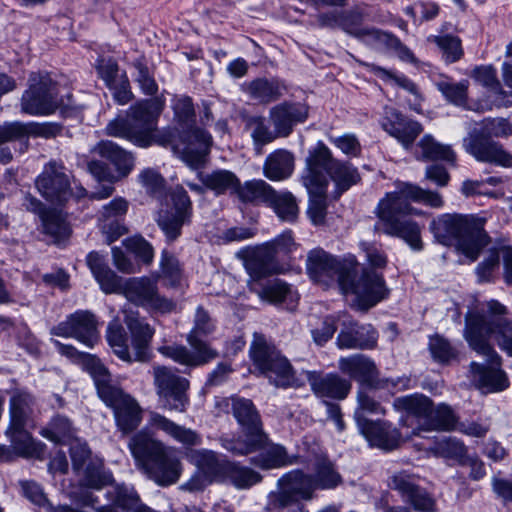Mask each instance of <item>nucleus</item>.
Segmentation results:
<instances>
[{
	"label": "nucleus",
	"instance_id": "obj_60",
	"mask_svg": "<svg viewBox=\"0 0 512 512\" xmlns=\"http://www.w3.org/2000/svg\"><path fill=\"white\" fill-rule=\"evenodd\" d=\"M40 434L55 443H62L72 438V426L66 417L57 416L52 419L50 424L43 428Z\"/></svg>",
	"mask_w": 512,
	"mask_h": 512
},
{
	"label": "nucleus",
	"instance_id": "obj_15",
	"mask_svg": "<svg viewBox=\"0 0 512 512\" xmlns=\"http://www.w3.org/2000/svg\"><path fill=\"white\" fill-rule=\"evenodd\" d=\"M122 294L129 302L153 313L169 314L177 309L173 299L159 293L157 279L145 276L130 278L124 283Z\"/></svg>",
	"mask_w": 512,
	"mask_h": 512
},
{
	"label": "nucleus",
	"instance_id": "obj_24",
	"mask_svg": "<svg viewBox=\"0 0 512 512\" xmlns=\"http://www.w3.org/2000/svg\"><path fill=\"white\" fill-rule=\"evenodd\" d=\"M32 428V425L9 423L5 435L10 442L11 451L16 456L41 459L44 456L45 445L32 437Z\"/></svg>",
	"mask_w": 512,
	"mask_h": 512
},
{
	"label": "nucleus",
	"instance_id": "obj_45",
	"mask_svg": "<svg viewBox=\"0 0 512 512\" xmlns=\"http://www.w3.org/2000/svg\"><path fill=\"white\" fill-rule=\"evenodd\" d=\"M199 176L204 186L218 195L228 191L237 194L240 181L231 171L215 170L209 174H199Z\"/></svg>",
	"mask_w": 512,
	"mask_h": 512
},
{
	"label": "nucleus",
	"instance_id": "obj_22",
	"mask_svg": "<svg viewBox=\"0 0 512 512\" xmlns=\"http://www.w3.org/2000/svg\"><path fill=\"white\" fill-rule=\"evenodd\" d=\"M467 153L477 161L490 163L502 167H512V154L492 139L479 137L476 133H469L463 140Z\"/></svg>",
	"mask_w": 512,
	"mask_h": 512
},
{
	"label": "nucleus",
	"instance_id": "obj_44",
	"mask_svg": "<svg viewBox=\"0 0 512 512\" xmlns=\"http://www.w3.org/2000/svg\"><path fill=\"white\" fill-rule=\"evenodd\" d=\"M195 465L211 480L223 481L229 461L220 460L210 450H197L192 454Z\"/></svg>",
	"mask_w": 512,
	"mask_h": 512
},
{
	"label": "nucleus",
	"instance_id": "obj_52",
	"mask_svg": "<svg viewBox=\"0 0 512 512\" xmlns=\"http://www.w3.org/2000/svg\"><path fill=\"white\" fill-rule=\"evenodd\" d=\"M224 480L230 481L237 489H248L259 483L262 480V476L248 467L229 462Z\"/></svg>",
	"mask_w": 512,
	"mask_h": 512
},
{
	"label": "nucleus",
	"instance_id": "obj_23",
	"mask_svg": "<svg viewBox=\"0 0 512 512\" xmlns=\"http://www.w3.org/2000/svg\"><path fill=\"white\" fill-rule=\"evenodd\" d=\"M472 77L480 85L486 87L489 92L490 103H477L469 109L483 112L491 109L493 106L502 107L512 104L509 93L501 88V84L497 79L496 70L492 66H479L472 71Z\"/></svg>",
	"mask_w": 512,
	"mask_h": 512
},
{
	"label": "nucleus",
	"instance_id": "obj_40",
	"mask_svg": "<svg viewBox=\"0 0 512 512\" xmlns=\"http://www.w3.org/2000/svg\"><path fill=\"white\" fill-rule=\"evenodd\" d=\"M87 264L104 293H122L120 277L104 263L99 253L91 252L87 256Z\"/></svg>",
	"mask_w": 512,
	"mask_h": 512
},
{
	"label": "nucleus",
	"instance_id": "obj_47",
	"mask_svg": "<svg viewBox=\"0 0 512 512\" xmlns=\"http://www.w3.org/2000/svg\"><path fill=\"white\" fill-rule=\"evenodd\" d=\"M283 86L275 79L258 78L246 86L249 96L261 103H270L282 95Z\"/></svg>",
	"mask_w": 512,
	"mask_h": 512
},
{
	"label": "nucleus",
	"instance_id": "obj_42",
	"mask_svg": "<svg viewBox=\"0 0 512 512\" xmlns=\"http://www.w3.org/2000/svg\"><path fill=\"white\" fill-rule=\"evenodd\" d=\"M35 400L25 391H14L9 400V423L35 426L33 420Z\"/></svg>",
	"mask_w": 512,
	"mask_h": 512
},
{
	"label": "nucleus",
	"instance_id": "obj_17",
	"mask_svg": "<svg viewBox=\"0 0 512 512\" xmlns=\"http://www.w3.org/2000/svg\"><path fill=\"white\" fill-rule=\"evenodd\" d=\"M154 385L164 407L171 411L184 412L188 405L186 391L189 381L165 366L153 367Z\"/></svg>",
	"mask_w": 512,
	"mask_h": 512
},
{
	"label": "nucleus",
	"instance_id": "obj_38",
	"mask_svg": "<svg viewBox=\"0 0 512 512\" xmlns=\"http://www.w3.org/2000/svg\"><path fill=\"white\" fill-rule=\"evenodd\" d=\"M149 422L152 427L163 431L175 441L186 445L195 446L201 442L200 436L192 429L180 426L159 413H151Z\"/></svg>",
	"mask_w": 512,
	"mask_h": 512
},
{
	"label": "nucleus",
	"instance_id": "obj_56",
	"mask_svg": "<svg viewBox=\"0 0 512 512\" xmlns=\"http://www.w3.org/2000/svg\"><path fill=\"white\" fill-rule=\"evenodd\" d=\"M418 147L421 149L422 158L425 160L455 161V153L451 147L436 142L430 135H425L418 143Z\"/></svg>",
	"mask_w": 512,
	"mask_h": 512
},
{
	"label": "nucleus",
	"instance_id": "obj_27",
	"mask_svg": "<svg viewBox=\"0 0 512 512\" xmlns=\"http://www.w3.org/2000/svg\"><path fill=\"white\" fill-rule=\"evenodd\" d=\"M381 125L389 135L396 138L406 149L412 146L415 139L422 132V127L418 122L407 120L392 107H385V116Z\"/></svg>",
	"mask_w": 512,
	"mask_h": 512
},
{
	"label": "nucleus",
	"instance_id": "obj_59",
	"mask_svg": "<svg viewBox=\"0 0 512 512\" xmlns=\"http://www.w3.org/2000/svg\"><path fill=\"white\" fill-rule=\"evenodd\" d=\"M19 485L23 496L33 504L44 508L46 512H55L58 508L67 506L66 504L53 506L48 501L42 487L33 480H22Z\"/></svg>",
	"mask_w": 512,
	"mask_h": 512
},
{
	"label": "nucleus",
	"instance_id": "obj_5",
	"mask_svg": "<svg viewBox=\"0 0 512 512\" xmlns=\"http://www.w3.org/2000/svg\"><path fill=\"white\" fill-rule=\"evenodd\" d=\"M172 108L179 126L176 130L181 129V143L174 145L173 151L187 166L197 170L204 166L211 145V136L194 126L195 112L191 98L176 96Z\"/></svg>",
	"mask_w": 512,
	"mask_h": 512
},
{
	"label": "nucleus",
	"instance_id": "obj_30",
	"mask_svg": "<svg viewBox=\"0 0 512 512\" xmlns=\"http://www.w3.org/2000/svg\"><path fill=\"white\" fill-rule=\"evenodd\" d=\"M390 485L397 490L402 497L411 503L415 510L430 512L434 507V500L421 489L415 482V478L405 472H399L391 477Z\"/></svg>",
	"mask_w": 512,
	"mask_h": 512
},
{
	"label": "nucleus",
	"instance_id": "obj_19",
	"mask_svg": "<svg viewBox=\"0 0 512 512\" xmlns=\"http://www.w3.org/2000/svg\"><path fill=\"white\" fill-rule=\"evenodd\" d=\"M173 208L160 210L156 222L168 242L175 241L181 235L182 226L190 222L191 201L183 187L177 186L171 193Z\"/></svg>",
	"mask_w": 512,
	"mask_h": 512
},
{
	"label": "nucleus",
	"instance_id": "obj_2",
	"mask_svg": "<svg viewBox=\"0 0 512 512\" xmlns=\"http://www.w3.org/2000/svg\"><path fill=\"white\" fill-rule=\"evenodd\" d=\"M164 109L160 98L145 99L129 107L125 116H117L105 128L107 135L126 139L134 145L147 148L154 144L166 146L173 142L172 128L160 130L158 120Z\"/></svg>",
	"mask_w": 512,
	"mask_h": 512
},
{
	"label": "nucleus",
	"instance_id": "obj_7",
	"mask_svg": "<svg viewBox=\"0 0 512 512\" xmlns=\"http://www.w3.org/2000/svg\"><path fill=\"white\" fill-rule=\"evenodd\" d=\"M124 322L132 337L133 355L129 351L128 336L117 319L111 321L106 330V339L113 353L125 362H146L150 358L149 346L154 335V328L138 312L124 310Z\"/></svg>",
	"mask_w": 512,
	"mask_h": 512
},
{
	"label": "nucleus",
	"instance_id": "obj_61",
	"mask_svg": "<svg viewBox=\"0 0 512 512\" xmlns=\"http://www.w3.org/2000/svg\"><path fill=\"white\" fill-rule=\"evenodd\" d=\"M248 127L251 130L250 136L253 140L254 150L258 155L262 154L263 146L279 137L275 130L271 131L261 118L250 120Z\"/></svg>",
	"mask_w": 512,
	"mask_h": 512
},
{
	"label": "nucleus",
	"instance_id": "obj_63",
	"mask_svg": "<svg viewBox=\"0 0 512 512\" xmlns=\"http://www.w3.org/2000/svg\"><path fill=\"white\" fill-rule=\"evenodd\" d=\"M436 86L448 101L458 106L465 105L467 99L468 81L465 80L459 83L440 81L437 82Z\"/></svg>",
	"mask_w": 512,
	"mask_h": 512
},
{
	"label": "nucleus",
	"instance_id": "obj_1",
	"mask_svg": "<svg viewBox=\"0 0 512 512\" xmlns=\"http://www.w3.org/2000/svg\"><path fill=\"white\" fill-rule=\"evenodd\" d=\"M486 307L488 318L480 312L466 313L463 337L469 347L491 365L487 367L472 362L469 370L472 382L484 393H495L508 388L509 380L501 369V356L490 343V338L503 352L512 356V318L505 317L509 313L508 308L497 300H489Z\"/></svg>",
	"mask_w": 512,
	"mask_h": 512
},
{
	"label": "nucleus",
	"instance_id": "obj_49",
	"mask_svg": "<svg viewBox=\"0 0 512 512\" xmlns=\"http://www.w3.org/2000/svg\"><path fill=\"white\" fill-rule=\"evenodd\" d=\"M383 232L402 238L413 250L419 251L423 248L420 227L414 221L399 219L388 227L383 228Z\"/></svg>",
	"mask_w": 512,
	"mask_h": 512
},
{
	"label": "nucleus",
	"instance_id": "obj_9",
	"mask_svg": "<svg viewBox=\"0 0 512 512\" xmlns=\"http://www.w3.org/2000/svg\"><path fill=\"white\" fill-rule=\"evenodd\" d=\"M409 201L423 203L432 208H441L444 201L437 192L424 190L411 183H401L394 192L386 193L379 201L375 213L379 219L377 229H382L399 220V215L415 213Z\"/></svg>",
	"mask_w": 512,
	"mask_h": 512
},
{
	"label": "nucleus",
	"instance_id": "obj_58",
	"mask_svg": "<svg viewBox=\"0 0 512 512\" xmlns=\"http://www.w3.org/2000/svg\"><path fill=\"white\" fill-rule=\"evenodd\" d=\"M373 46L384 47L396 54L399 60L408 63H416L417 59L413 52L403 44L396 36L380 31Z\"/></svg>",
	"mask_w": 512,
	"mask_h": 512
},
{
	"label": "nucleus",
	"instance_id": "obj_54",
	"mask_svg": "<svg viewBox=\"0 0 512 512\" xmlns=\"http://www.w3.org/2000/svg\"><path fill=\"white\" fill-rule=\"evenodd\" d=\"M457 418L451 409L446 404H439L434 407L432 405V413H430L424 431L432 430H452L456 427Z\"/></svg>",
	"mask_w": 512,
	"mask_h": 512
},
{
	"label": "nucleus",
	"instance_id": "obj_14",
	"mask_svg": "<svg viewBox=\"0 0 512 512\" xmlns=\"http://www.w3.org/2000/svg\"><path fill=\"white\" fill-rule=\"evenodd\" d=\"M277 487V491H272L268 495L269 510L282 509L301 501H311L316 491L312 475L300 469L285 473L278 479Z\"/></svg>",
	"mask_w": 512,
	"mask_h": 512
},
{
	"label": "nucleus",
	"instance_id": "obj_18",
	"mask_svg": "<svg viewBox=\"0 0 512 512\" xmlns=\"http://www.w3.org/2000/svg\"><path fill=\"white\" fill-rule=\"evenodd\" d=\"M342 292L355 295L358 309L367 311L385 299L389 294V289L381 274L364 270L357 280H355L354 273H351L347 278V286L343 287Z\"/></svg>",
	"mask_w": 512,
	"mask_h": 512
},
{
	"label": "nucleus",
	"instance_id": "obj_32",
	"mask_svg": "<svg viewBox=\"0 0 512 512\" xmlns=\"http://www.w3.org/2000/svg\"><path fill=\"white\" fill-rule=\"evenodd\" d=\"M339 370L359 383L372 385L377 378V368L372 359L363 354L341 357L338 360Z\"/></svg>",
	"mask_w": 512,
	"mask_h": 512
},
{
	"label": "nucleus",
	"instance_id": "obj_20",
	"mask_svg": "<svg viewBox=\"0 0 512 512\" xmlns=\"http://www.w3.org/2000/svg\"><path fill=\"white\" fill-rule=\"evenodd\" d=\"M36 186L41 195L52 203L61 204L75 195L81 198L86 194L83 187H78L76 192L70 188L69 177L62 166L55 163L49 164L43 173L37 178Z\"/></svg>",
	"mask_w": 512,
	"mask_h": 512
},
{
	"label": "nucleus",
	"instance_id": "obj_46",
	"mask_svg": "<svg viewBox=\"0 0 512 512\" xmlns=\"http://www.w3.org/2000/svg\"><path fill=\"white\" fill-rule=\"evenodd\" d=\"M274 191L264 180H252L239 185L237 196L242 202L264 203L268 206Z\"/></svg>",
	"mask_w": 512,
	"mask_h": 512
},
{
	"label": "nucleus",
	"instance_id": "obj_12",
	"mask_svg": "<svg viewBox=\"0 0 512 512\" xmlns=\"http://www.w3.org/2000/svg\"><path fill=\"white\" fill-rule=\"evenodd\" d=\"M307 174H314L318 180H325V188L329 184L327 178L335 182L339 192L348 190L352 185L360 180V175L356 168L349 163L341 162L333 158L330 149L322 142H318L315 149L310 153L306 161Z\"/></svg>",
	"mask_w": 512,
	"mask_h": 512
},
{
	"label": "nucleus",
	"instance_id": "obj_34",
	"mask_svg": "<svg viewBox=\"0 0 512 512\" xmlns=\"http://www.w3.org/2000/svg\"><path fill=\"white\" fill-rule=\"evenodd\" d=\"M93 151L114 165L116 169L114 174L119 177V180L127 177L134 168L135 159L133 154L112 141L99 142L93 148Z\"/></svg>",
	"mask_w": 512,
	"mask_h": 512
},
{
	"label": "nucleus",
	"instance_id": "obj_55",
	"mask_svg": "<svg viewBox=\"0 0 512 512\" xmlns=\"http://www.w3.org/2000/svg\"><path fill=\"white\" fill-rule=\"evenodd\" d=\"M469 133H476L479 137L491 139L492 137H508L512 135V125L505 118H486Z\"/></svg>",
	"mask_w": 512,
	"mask_h": 512
},
{
	"label": "nucleus",
	"instance_id": "obj_64",
	"mask_svg": "<svg viewBox=\"0 0 512 512\" xmlns=\"http://www.w3.org/2000/svg\"><path fill=\"white\" fill-rule=\"evenodd\" d=\"M429 349L432 357L440 363H447L457 356V351L449 341L439 335L430 337Z\"/></svg>",
	"mask_w": 512,
	"mask_h": 512
},
{
	"label": "nucleus",
	"instance_id": "obj_11",
	"mask_svg": "<svg viewBox=\"0 0 512 512\" xmlns=\"http://www.w3.org/2000/svg\"><path fill=\"white\" fill-rule=\"evenodd\" d=\"M231 402L233 415L243 428L244 438H224L222 446L234 455L245 456L263 446L266 434L251 400L232 398Z\"/></svg>",
	"mask_w": 512,
	"mask_h": 512
},
{
	"label": "nucleus",
	"instance_id": "obj_62",
	"mask_svg": "<svg viewBox=\"0 0 512 512\" xmlns=\"http://www.w3.org/2000/svg\"><path fill=\"white\" fill-rule=\"evenodd\" d=\"M43 232L55 239L64 238L69 235V227L61 214L55 210H49L41 218Z\"/></svg>",
	"mask_w": 512,
	"mask_h": 512
},
{
	"label": "nucleus",
	"instance_id": "obj_41",
	"mask_svg": "<svg viewBox=\"0 0 512 512\" xmlns=\"http://www.w3.org/2000/svg\"><path fill=\"white\" fill-rule=\"evenodd\" d=\"M294 170V156L291 152L279 149L265 160L264 175L272 181H281L291 176Z\"/></svg>",
	"mask_w": 512,
	"mask_h": 512
},
{
	"label": "nucleus",
	"instance_id": "obj_28",
	"mask_svg": "<svg viewBox=\"0 0 512 512\" xmlns=\"http://www.w3.org/2000/svg\"><path fill=\"white\" fill-rule=\"evenodd\" d=\"M357 425L360 432L372 446H377L385 450H392L396 448L400 442V433L386 422L369 421L366 417H362L358 412Z\"/></svg>",
	"mask_w": 512,
	"mask_h": 512
},
{
	"label": "nucleus",
	"instance_id": "obj_25",
	"mask_svg": "<svg viewBox=\"0 0 512 512\" xmlns=\"http://www.w3.org/2000/svg\"><path fill=\"white\" fill-rule=\"evenodd\" d=\"M305 374L311 390L320 398L342 400L347 397L352 388L349 380L336 373L322 374L316 371H306Z\"/></svg>",
	"mask_w": 512,
	"mask_h": 512
},
{
	"label": "nucleus",
	"instance_id": "obj_6",
	"mask_svg": "<svg viewBox=\"0 0 512 512\" xmlns=\"http://www.w3.org/2000/svg\"><path fill=\"white\" fill-rule=\"evenodd\" d=\"M89 370L94 379L100 399L113 409L117 427L123 433L135 430L142 420V409L138 402L121 387L113 384L108 370L98 360H90Z\"/></svg>",
	"mask_w": 512,
	"mask_h": 512
},
{
	"label": "nucleus",
	"instance_id": "obj_3",
	"mask_svg": "<svg viewBox=\"0 0 512 512\" xmlns=\"http://www.w3.org/2000/svg\"><path fill=\"white\" fill-rule=\"evenodd\" d=\"M485 219L475 215L443 214L430 223L435 240L444 245H454L456 250L475 261L488 244L484 230Z\"/></svg>",
	"mask_w": 512,
	"mask_h": 512
},
{
	"label": "nucleus",
	"instance_id": "obj_35",
	"mask_svg": "<svg viewBox=\"0 0 512 512\" xmlns=\"http://www.w3.org/2000/svg\"><path fill=\"white\" fill-rule=\"evenodd\" d=\"M275 249L267 243L255 249L245 262V267L250 275L249 283H256L275 272Z\"/></svg>",
	"mask_w": 512,
	"mask_h": 512
},
{
	"label": "nucleus",
	"instance_id": "obj_10",
	"mask_svg": "<svg viewBox=\"0 0 512 512\" xmlns=\"http://www.w3.org/2000/svg\"><path fill=\"white\" fill-rule=\"evenodd\" d=\"M254 365L276 387H300L302 383L295 376L289 360L270 345L261 334L254 333L250 346Z\"/></svg>",
	"mask_w": 512,
	"mask_h": 512
},
{
	"label": "nucleus",
	"instance_id": "obj_50",
	"mask_svg": "<svg viewBox=\"0 0 512 512\" xmlns=\"http://www.w3.org/2000/svg\"><path fill=\"white\" fill-rule=\"evenodd\" d=\"M77 475L81 485L93 489H101L112 481L111 473L104 469L102 460L98 458L90 460Z\"/></svg>",
	"mask_w": 512,
	"mask_h": 512
},
{
	"label": "nucleus",
	"instance_id": "obj_37",
	"mask_svg": "<svg viewBox=\"0 0 512 512\" xmlns=\"http://www.w3.org/2000/svg\"><path fill=\"white\" fill-rule=\"evenodd\" d=\"M393 406L396 410L413 416L417 420L420 430L425 429L426 420L432 413V401L422 394L398 397L394 400Z\"/></svg>",
	"mask_w": 512,
	"mask_h": 512
},
{
	"label": "nucleus",
	"instance_id": "obj_53",
	"mask_svg": "<svg viewBox=\"0 0 512 512\" xmlns=\"http://www.w3.org/2000/svg\"><path fill=\"white\" fill-rule=\"evenodd\" d=\"M276 215L283 221L292 222L298 216V205L295 197L290 192H277L274 191V195L269 202Z\"/></svg>",
	"mask_w": 512,
	"mask_h": 512
},
{
	"label": "nucleus",
	"instance_id": "obj_8",
	"mask_svg": "<svg viewBox=\"0 0 512 512\" xmlns=\"http://www.w3.org/2000/svg\"><path fill=\"white\" fill-rule=\"evenodd\" d=\"M214 330L215 325L209 314L202 307H198L194 326L186 337L192 350L183 345L173 344L161 346L158 351L180 365L192 368L205 365L218 357V352L202 340V337L210 335Z\"/></svg>",
	"mask_w": 512,
	"mask_h": 512
},
{
	"label": "nucleus",
	"instance_id": "obj_29",
	"mask_svg": "<svg viewBox=\"0 0 512 512\" xmlns=\"http://www.w3.org/2000/svg\"><path fill=\"white\" fill-rule=\"evenodd\" d=\"M308 117V107L301 103H282L270 110V121L276 135L287 137L294 125L304 122Z\"/></svg>",
	"mask_w": 512,
	"mask_h": 512
},
{
	"label": "nucleus",
	"instance_id": "obj_33",
	"mask_svg": "<svg viewBox=\"0 0 512 512\" xmlns=\"http://www.w3.org/2000/svg\"><path fill=\"white\" fill-rule=\"evenodd\" d=\"M128 209V202L123 198H116L103 207L99 218L100 228L106 235V242L111 244L126 233V228L120 224L118 218Z\"/></svg>",
	"mask_w": 512,
	"mask_h": 512
},
{
	"label": "nucleus",
	"instance_id": "obj_4",
	"mask_svg": "<svg viewBox=\"0 0 512 512\" xmlns=\"http://www.w3.org/2000/svg\"><path fill=\"white\" fill-rule=\"evenodd\" d=\"M128 447L137 466L158 485L169 486L179 480L182 463L174 448L165 446L144 431L135 434Z\"/></svg>",
	"mask_w": 512,
	"mask_h": 512
},
{
	"label": "nucleus",
	"instance_id": "obj_51",
	"mask_svg": "<svg viewBox=\"0 0 512 512\" xmlns=\"http://www.w3.org/2000/svg\"><path fill=\"white\" fill-rule=\"evenodd\" d=\"M249 288L258 297L266 302L277 304L292 296L290 286L282 280L275 279L268 282L263 288H258L256 283H249Z\"/></svg>",
	"mask_w": 512,
	"mask_h": 512
},
{
	"label": "nucleus",
	"instance_id": "obj_57",
	"mask_svg": "<svg viewBox=\"0 0 512 512\" xmlns=\"http://www.w3.org/2000/svg\"><path fill=\"white\" fill-rule=\"evenodd\" d=\"M428 40L437 45L446 63H454L463 56L461 40L457 36L449 34L431 36Z\"/></svg>",
	"mask_w": 512,
	"mask_h": 512
},
{
	"label": "nucleus",
	"instance_id": "obj_31",
	"mask_svg": "<svg viewBox=\"0 0 512 512\" xmlns=\"http://www.w3.org/2000/svg\"><path fill=\"white\" fill-rule=\"evenodd\" d=\"M314 174L305 173L302 177L303 185L309 194L307 214L314 225L325 223L327 215V189L325 180H318Z\"/></svg>",
	"mask_w": 512,
	"mask_h": 512
},
{
	"label": "nucleus",
	"instance_id": "obj_36",
	"mask_svg": "<svg viewBox=\"0 0 512 512\" xmlns=\"http://www.w3.org/2000/svg\"><path fill=\"white\" fill-rule=\"evenodd\" d=\"M259 454L251 459V463L262 469H274L297 463L296 457H290L283 446L268 443V437L262 447L255 452Z\"/></svg>",
	"mask_w": 512,
	"mask_h": 512
},
{
	"label": "nucleus",
	"instance_id": "obj_16",
	"mask_svg": "<svg viewBox=\"0 0 512 512\" xmlns=\"http://www.w3.org/2000/svg\"><path fill=\"white\" fill-rule=\"evenodd\" d=\"M63 102L58 98V87L48 76L32 74L29 88L21 98V111L32 116L52 114Z\"/></svg>",
	"mask_w": 512,
	"mask_h": 512
},
{
	"label": "nucleus",
	"instance_id": "obj_39",
	"mask_svg": "<svg viewBox=\"0 0 512 512\" xmlns=\"http://www.w3.org/2000/svg\"><path fill=\"white\" fill-rule=\"evenodd\" d=\"M363 21L364 14L357 9L341 12V29L367 45H374L381 30L363 27Z\"/></svg>",
	"mask_w": 512,
	"mask_h": 512
},
{
	"label": "nucleus",
	"instance_id": "obj_21",
	"mask_svg": "<svg viewBox=\"0 0 512 512\" xmlns=\"http://www.w3.org/2000/svg\"><path fill=\"white\" fill-rule=\"evenodd\" d=\"M51 334L65 338H75L89 348H92L99 341L96 317L88 310H78L70 314L65 321L51 329Z\"/></svg>",
	"mask_w": 512,
	"mask_h": 512
},
{
	"label": "nucleus",
	"instance_id": "obj_48",
	"mask_svg": "<svg viewBox=\"0 0 512 512\" xmlns=\"http://www.w3.org/2000/svg\"><path fill=\"white\" fill-rule=\"evenodd\" d=\"M312 477L315 490L334 489L342 482V477L336 471L334 464L325 457L319 458L315 462Z\"/></svg>",
	"mask_w": 512,
	"mask_h": 512
},
{
	"label": "nucleus",
	"instance_id": "obj_26",
	"mask_svg": "<svg viewBox=\"0 0 512 512\" xmlns=\"http://www.w3.org/2000/svg\"><path fill=\"white\" fill-rule=\"evenodd\" d=\"M343 326L336 338L339 349H372L376 346L378 334L372 325H358L349 320L344 321Z\"/></svg>",
	"mask_w": 512,
	"mask_h": 512
},
{
	"label": "nucleus",
	"instance_id": "obj_13",
	"mask_svg": "<svg viewBox=\"0 0 512 512\" xmlns=\"http://www.w3.org/2000/svg\"><path fill=\"white\" fill-rule=\"evenodd\" d=\"M357 265L354 255L337 258L320 248L311 250L306 262L307 272L314 282L324 286L337 282L341 290L347 286V278L355 273Z\"/></svg>",
	"mask_w": 512,
	"mask_h": 512
},
{
	"label": "nucleus",
	"instance_id": "obj_43",
	"mask_svg": "<svg viewBox=\"0 0 512 512\" xmlns=\"http://www.w3.org/2000/svg\"><path fill=\"white\" fill-rule=\"evenodd\" d=\"M24 123L22 122H6L0 125V162L7 163L12 159V152L4 146L7 143H20V151L27 149L28 143L25 137Z\"/></svg>",
	"mask_w": 512,
	"mask_h": 512
}]
</instances>
